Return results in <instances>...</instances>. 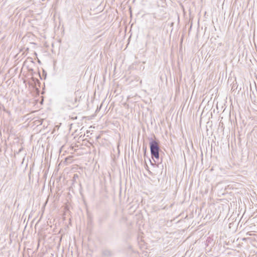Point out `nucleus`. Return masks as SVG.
<instances>
[{
  "instance_id": "2",
  "label": "nucleus",
  "mask_w": 257,
  "mask_h": 257,
  "mask_svg": "<svg viewBox=\"0 0 257 257\" xmlns=\"http://www.w3.org/2000/svg\"><path fill=\"white\" fill-rule=\"evenodd\" d=\"M111 252L109 250H105L103 251V254L105 256H109L111 255Z\"/></svg>"
},
{
  "instance_id": "1",
  "label": "nucleus",
  "mask_w": 257,
  "mask_h": 257,
  "mask_svg": "<svg viewBox=\"0 0 257 257\" xmlns=\"http://www.w3.org/2000/svg\"><path fill=\"white\" fill-rule=\"evenodd\" d=\"M150 145L152 157L158 160L159 159L160 150L158 142L152 140L150 143Z\"/></svg>"
}]
</instances>
